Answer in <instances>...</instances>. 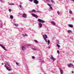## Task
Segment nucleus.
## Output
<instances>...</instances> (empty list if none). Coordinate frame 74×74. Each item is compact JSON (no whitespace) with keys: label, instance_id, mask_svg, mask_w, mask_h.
Masks as SVG:
<instances>
[{"label":"nucleus","instance_id":"nucleus-1","mask_svg":"<svg viewBox=\"0 0 74 74\" xmlns=\"http://www.w3.org/2000/svg\"><path fill=\"white\" fill-rule=\"evenodd\" d=\"M38 21L39 22H40V23H38V25L39 26V29H41V28L42 26V24L41 23H45V21L42 20L40 19H38Z\"/></svg>","mask_w":74,"mask_h":74},{"label":"nucleus","instance_id":"nucleus-2","mask_svg":"<svg viewBox=\"0 0 74 74\" xmlns=\"http://www.w3.org/2000/svg\"><path fill=\"white\" fill-rule=\"evenodd\" d=\"M42 36L45 42H48V45H49L50 43V40H48V41H47V38H46L45 37V36H44V35H43Z\"/></svg>","mask_w":74,"mask_h":74},{"label":"nucleus","instance_id":"nucleus-3","mask_svg":"<svg viewBox=\"0 0 74 74\" xmlns=\"http://www.w3.org/2000/svg\"><path fill=\"white\" fill-rule=\"evenodd\" d=\"M68 66L69 68L73 67V68H74V65L71 63H70V64H68Z\"/></svg>","mask_w":74,"mask_h":74},{"label":"nucleus","instance_id":"nucleus-4","mask_svg":"<svg viewBox=\"0 0 74 74\" xmlns=\"http://www.w3.org/2000/svg\"><path fill=\"white\" fill-rule=\"evenodd\" d=\"M32 15L33 16H34V17H35V18H38V16H37V15L34 13H32Z\"/></svg>","mask_w":74,"mask_h":74},{"label":"nucleus","instance_id":"nucleus-5","mask_svg":"<svg viewBox=\"0 0 74 74\" xmlns=\"http://www.w3.org/2000/svg\"><path fill=\"white\" fill-rule=\"evenodd\" d=\"M0 46H1V47H2V48H3V49H4V50H5V51H7V49H6L5 48H4V46L3 45H1V44H0Z\"/></svg>","mask_w":74,"mask_h":74},{"label":"nucleus","instance_id":"nucleus-6","mask_svg":"<svg viewBox=\"0 0 74 74\" xmlns=\"http://www.w3.org/2000/svg\"><path fill=\"white\" fill-rule=\"evenodd\" d=\"M34 3L36 4H38V1L37 0H33Z\"/></svg>","mask_w":74,"mask_h":74},{"label":"nucleus","instance_id":"nucleus-7","mask_svg":"<svg viewBox=\"0 0 74 74\" xmlns=\"http://www.w3.org/2000/svg\"><path fill=\"white\" fill-rule=\"evenodd\" d=\"M4 66L5 67H6V69L8 70V71H11V70L10 68L8 67H6V66L5 65Z\"/></svg>","mask_w":74,"mask_h":74},{"label":"nucleus","instance_id":"nucleus-8","mask_svg":"<svg viewBox=\"0 0 74 74\" xmlns=\"http://www.w3.org/2000/svg\"><path fill=\"white\" fill-rule=\"evenodd\" d=\"M27 16V15L25 13H24L23 15V17L25 18H26Z\"/></svg>","mask_w":74,"mask_h":74},{"label":"nucleus","instance_id":"nucleus-9","mask_svg":"<svg viewBox=\"0 0 74 74\" xmlns=\"http://www.w3.org/2000/svg\"><path fill=\"white\" fill-rule=\"evenodd\" d=\"M60 71L61 74H63V70L61 68H60Z\"/></svg>","mask_w":74,"mask_h":74},{"label":"nucleus","instance_id":"nucleus-10","mask_svg":"<svg viewBox=\"0 0 74 74\" xmlns=\"http://www.w3.org/2000/svg\"><path fill=\"white\" fill-rule=\"evenodd\" d=\"M3 23H0V28H2L3 27Z\"/></svg>","mask_w":74,"mask_h":74},{"label":"nucleus","instance_id":"nucleus-11","mask_svg":"<svg viewBox=\"0 0 74 74\" xmlns=\"http://www.w3.org/2000/svg\"><path fill=\"white\" fill-rule=\"evenodd\" d=\"M51 59H52V60H53V61H55V58L53 56H51V58H50Z\"/></svg>","mask_w":74,"mask_h":74},{"label":"nucleus","instance_id":"nucleus-12","mask_svg":"<svg viewBox=\"0 0 74 74\" xmlns=\"http://www.w3.org/2000/svg\"><path fill=\"white\" fill-rule=\"evenodd\" d=\"M22 50L24 51V50H25V49H26V47H25V46H23L22 47Z\"/></svg>","mask_w":74,"mask_h":74},{"label":"nucleus","instance_id":"nucleus-13","mask_svg":"<svg viewBox=\"0 0 74 74\" xmlns=\"http://www.w3.org/2000/svg\"><path fill=\"white\" fill-rule=\"evenodd\" d=\"M22 35L23 36H24L25 37V36H26V37L28 36V35L26 34H22Z\"/></svg>","mask_w":74,"mask_h":74},{"label":"nucleus","instance_id":"nucleus-14","mask_svg":"<svg viewBox=\"0 0 74 74\" xmlns=\"http://www.w3.org/2000/svg\"><path fill=\"white\" fill-rule=\"evenodd\" d=\"M68 26L70 27H71V28L73 27V25L72 24H69L68 25Z\"/></svg>","mask_w":74,"mask_h":74},{"label":"nucleus","instance_id":"nucleus-15","mask_svg":"<svg viewBox=\"0 0 74 74\" xmlns=\"http://www.w3.org/2000/svg\"><path fill=\"white\" fill-rule=\"evenodd\" d=\"M20 8H21V9H22V10H24V8H23V6H22V5H19Z\"/></svg>","mask_w":74,"mask_h":74},{"label":"nucleus","instance_id":"nucleus-16","mask_svg":"<svg viewBox=\"0 0 74 74\" xmlns=\"http://www.w3.org/2000/svg\"><path fill=\"white\" fill-rule=\"evenodd\" d=\"M51 22L52 24L53 25H54V26H55V25H56V23L54 21H51Z\"/></svg>","mask_w":74,"mask_h":74},{"label":"nucleus","instance_id":"nucleus-17","mask_svg":"<svg viewBox=\"0 0 74 74\" xmlns=\"http://www.w3.org/2000/svg\"><path fill=\"white\" fill-rule=\"evenodd\" d=\"M68 33H71L72 32V31L70 30H69L67 31Z\"/></svg>","mask_w":74,"mask_h":74},{"label":"nucleus","instance_id":"nucleus-18","mask_svg":"<svg viewBox=\"0 0 74 74\" xmlns=\"http://www.w3.org/2000/svg\"><path fill=\"white\" fill-rule=\"evenodd\" d=\"M32 12H36V10L34 9H33L32 10Z\"/></svg>","mask_w":74,"mask_h":74},{"label":"nucleus","instance_id":"nucleus-19","mask_svg":"<svg viewBox=\"0 0 74 74\" xmlns=\"http://www.w3.org/2000/svg\"><path fill=\"white\" fill-rule=\"evenodd\" d=\"M69 14H71L73 13V12H72V11H71V10H69Z\"/></svg>","mask_w":74,"mask_h":74},{"label":"nucleus","instance_id":"nucleus-20","mask_svg":"<svg viewBox=\"0 0 74 74\" xmlns=\"http://www.w3.org/2000/svg\"><path fill=\"white\" fill-rule=\"evenodd\" d=\"M16 65H17L18 66H19L20 65H19V63L17 62H16Z\"/></svg>","mask_w":74,"mask_h":74},{"label":"nucleus","instance_id":"nucleus-21","mask_svg":"<svg viewBox=\"0 0 74 74\" xmlns=\"http://www.w3.org/2000/svg\"><path fill=\"white\" fill-rule=\"evenodd\" d=\"M46 2L47 3H49V2H50V1L49 0H46Z\"/></svg>","mask_w":74,"mask_h":74},{"label":"nucleus","instance_id":"nucleus-22","mask_svg":"<svg viewBox=\"0 0 74 74\" xmlns=\"http://www.w3.org/2000/svg\"><path fill=\"white\" fill-rule=\"evenodd\" d=\"M13 15H11L10 16V19H13Z\"/></svg>","mask_w":74,"mask_h":74},{"label":"nucleus","instance_id":"nucleus-23","mask_svg":"<svg viewBox=\"0 0 74 74\" xmlns=\"http://www.w3.org/2000/svg\"><path fill=\"white\" fill-rule=\"evenodd\" d=\"M9 5H14V4L10 3L9 4Z\"/></svg>","mask_w":74,"mask_h":74},{"label":"nucleus","instance_id":"nucleus-24","mask_svg":"<svg viewBox=\"0 0 74 74\" xmlns=\"http://www.w3.org/2000/svg\"><path fill=\"white\" fill-rule=\"evenodd\" d=\"M44 36H45V37L46 38H48V37H47V35L46 34H45Z\"/></svg>","mask_w":74,"mask_h":74},{"label":"nucleus","instance_id":"nucleus-25","mask_svg":"<svg viewBox=\"0 0 74 74\" xmlns=\"http://www.w3.org/2000/svg\"><path fill=\"white\" fill-rule=\"evenodd\" d=\"M32 49L34 50V51H36V49L35 48H32Z\"/></svg>","mask_w":74,"mask_h":74},{"label":"nucleus","instance_id":"nucleus-26","mask_svg":"<svg viewBox=\"0 0 74 74\" xmlns=\"http://www.w3.org/2000/svg\"><path fill=\"white\" fill-rule=\"evenodd\" d=\"M57 12L58 15H60V12H59V11H57Z\"/></svg>","mask_w":74,"mask_h":74},{"label":"nucleus","instance_id":"nucleus-27","mask_svg":"<svg viewBox=\"0 0 74 74\" xmlns=\"http://www.w3.org/2000/svg\"><path fill=\"white\" fill-rule=\"evenodd\" d=\"M36 12H37V13H40V11H36Z\"/></svg>","mask_w":74,"mask_h":74},{"label":"nucleus","instance_id":"nucleus-28","mask_svg":"<svg viewBox=\"0 0 74 74\" xmlns=\"http://www.w3.org/2000/svg\"><path fill=\"white\" fill-rule=\"evenodd\" d=\"M14 26H18V24H14Z\"/></svg>","mask_w":74,"mask_h":74},{"label":"nucleus","instance_id":"nucleus-29","mask_svg":"<svg viewBox=\"0 0 74 74\" xmlns=\"http://www.w3.org/2000/svg\"><path fill=\"white\" fill-rule=\"evenodd\" d=\"M34 41H35V42H36V43H38V41L37 40H34Z\"/></svg>","mask_w":74,"mask_h":74},{"label":"nucleus","instance_id":"nucleus-30","mask_svg":"<svg viewBox=\"0 0 74 74\" xmlns=\"http://www.w3.org/2000/svg\"><path fill=\"white\" fill-rule=\"evenodd\" d=\"M9 62H5V64H9Z\"/></svg>","mask_w":74,"mask_h":74},{"label":"nucleus","instance_id":"nucleus-31","mask_svg":"<svg viewBox=\"0 0 74 74\" xmlns=\"http://www.w3.org/2000/svg\"><path fill=\"white\" fill-rule=\"evenodd\" d=\"M57 46L58 47V48H60V45H58V44H57Z\"/></svg>","mask_w":74,"mask_h":74},{"label":"nucleus","instance_id":"nucleus-32","mask_svg":"<svg viewBox=\"0 0 74 74\" xmlns=\"http://www.w3.org/2000/svg\"><path fill=\"white\" fill-rule=\"evenodd\" d=\"M50 9L51 10H53V9L52 8V7H51V6H50Z\"/></svg>","mask_w":74,"mask_h":74},{"label":"nucleus","instance_id":"nucleus-33","mask_svg":"<svg viewBox=\"0 0 74 74\" xmlns=\"http://www.w3.org/2000/svg\"><path fill=\"white\" fill-rule=\"evenodd\" d=\"M25 68H26V69H27V68H28V66H27V65H26L25 66Z\"/></svg>","mask_w":74,"mask_h":74},{"label":"nucleus","instance_id":"nucleus-34","mask_svg":"<svg viewBox=\"0 0 74 74\" xmlns=\"http://www.w3.org/2000/svg\"><path fill=\"white\" fill-rule=\"evenodd\" d=\"M32 58L33 59L35 58V57L34 56H32Z\"/></svg>","mask_w":74,"mask_h":74},{"label":"nucleus","instance_id":"nucleus-35","mask_svg":"<svg viewBox=\"0 0 74 74\" xmlns=\"http://www.w3.org/2000/svg\"><path fill=\"white\" fill-rule=\"evenodd\" d=\"M47 5L49 6V7H51V5H50V4L49 3H48L47 4Z\"/></svg>","mask_w":74,"mask_h":74},{"label":"nucleus","instance_id":"nucleus-36","mask_svg":"<svg viewBox=\"0 0 74 74\" xmlns=\"http://www.w3.org/2000/svg\"><path fill=\"white\" fill-rule=\"evenodd\" d=\"M57 53L59 54V50L57 51Z\"/></svg>","mask_w":74,"mask_h":74},{"label":"nucleus","instance_id":"nucleus-37","mask_svg":"<svg viewBox=\"0 0 74 74\" xmlns=\"http://www.w3.org/2000/svg\"><path fill=\"white\" fill-rule=\"evenodd\" d=\"M38 60H41V58L39 57L38 58Z\"/></svg>","mask_w":74,"mask_h":74},{"label":"nucleus","instance_id":"nucleus-38","mask_svg":"<svg viewBox=\"0 0 74 74\" xmlns=\"http://www.w3.org/2000/svg\"><path fill=\"white\" fill-rule=\"evenodd\" d=\"M9 12H11V9H9Z\"/></svg>","mask_w":74,"mask_h":74},{"label":"nucleus","instance_id":"nucleus-39","mask_svg":"<svg viewBox=\"0 0 74 74\" xmlns=\"http://www.w3.org/2000/svg\"><path fill=\"white\" fill-rule=\"evenodd\" d=\"M29 1L30 2H33V0H29Z\"/></svg>","mask_w":74,"mask_h":74},{"label":"nucleus","instance_id":"nucleus-40","mask_svg":"<svg viewBox=\"0 0 74 74\" xmlns=\"http://www.w3.org/2000/svg\"><path fill=\"white\" fill-rule=\"evenodd\" d=\"M44 61H42V63H41L42 64H43V63H44Z\"/></svg>","mask_w":74,"mask_h":74},{"label":"nucleus","instance_id":"nucleus-41","mask_svg":"<svg viewBox=\"0 0 74 74\" xmlns=\"http://www.w3.org/2000/svg\"><path fill=\"white\" fill-rule=\"evenodd\" d=\"M27 46H28V47H31V46H31L29 45H27Z\"/></svg>","mask_w":74,"mask_h":74},{"label":"nucleus","instance_id":"nucleus-42","mask_svg":"<svg viewBox=\"0 0 74 74\" xmlns=\"http://www.w3.org/2000/svg\"><path fill=\"white\" fill-rule=\"evenodd\" d=\"M70 38H71V39H73V37H70Z\"/></svg>","mask_w":74,"mask_h":74},{"label":"nucleus","instance_id":"nucleus-43","mask_svg":"<svg viewBox=\"0 0 74 74\" xmlns=\"http://www.w3.org/2000/svg\"><path fill=\"white\" fill-rule=\"evenodd\" d=\"M51 1H52V2H53V3H54V1H53V0H51Z\"/></svg>","mask_w":74,"mask_h":74},{"label":"nucleus","instance_id":"nucleus-44","mask_svg":"<svg viewBox=\"0 0 74 74\" xmlns=\"http://www.w3.org/2000/svg\"><path fill=\"white\" fill-rule=\"evenodd\" d=\"M8 66H9V67H11V66H10V64H8Z\"/></svg>","mask_w":74,"mask_h":74},{"label":"nucleus","instance_id":"nucleus-45","mask_svg":"<svg viewBox=\"0 0 74 74\" xmlns=\"http://www.w3.org/2000/svg\"><path fill=\"white\" fill-rule=\"evenodd\" d=\"M59 41H58V44H59Z\"/></svg>","mask_w":74,"mask_h":74},{"label":"nucleus","instance_id":"nucleus-46","mask_svg":"<svg viewBox=\"0 0 74 74\" xmlns=\"http://www.w3.org/2000/svg\"><path fill=\"white\" fill-rule=\"evenodd\" d=\"M71 0V1H74V0Z\"/></svg>","mask_w":74,"mask_h":74},{"label":"nucleus","instance_id":"nucleus-47","mask_svg":"<svg viewBox=\"0 0 74 74\" xmlns=\"http://www.w3.org/2000/svg\"><path fill=\"white\" fill-rule=\"evenodd\" d=\"M0 1H1V2H2V0H0Z\"/></svg>","mask_w":74,"mask_h":74},{"label":"nucleus","instance_id":"nucleus-48","mask_svg":"<svg viewBox=\"0 0 74 74\" xmlns=\"http://www.w3.org/2000/svg\"><path fill=\"white\" fill-rule=\"evenodd\" d=\"M74 73V72L73 71H72V73Z\"/></svg>","mask_w":74,"mask_h":74},{"label":"nucleus","instance_id":"nucleus-49","mask_svg":"<svg viewBox=\"0 0 74 74\" xmlns=\"http://www.w3.org/2000/svg\"><path fill=\"white\" fill-rule=\"evenodd\" d=\"M4 64L3 63H2V65H3Z\"/></svg>","mask_w":74,"mask_h":74},{"label":"nucleus","instance_id":"nucleus-50","mask_svg":"<svg viewBox=\"0 0 74 74\" xmlns=\"http://www.w3.org/2000/svg\"><path fill=\"white\" fill-rule=\"evenodd\" d=\"M48 48H51V47H48Z\"/></svg>","mask_w":74,"mask_h":74},{"label":"nucleus","instance_id":"nucleus-51","mask_svg":"<svg viewBox=\"0 0 74 74\" xmlns=\"http://www.w3.org/2000/svg\"><path fill=\"white\" fill-rule=\"evenodd\" d=\"M1 21H0V23H2L1 22H0Z\"/></svg>","mask_w":74,"mask_h":74},{"label":"nucleus","instance_id":"nucleus-52","mask_svg":"<svg viewBox=\"0 0 74 74\" xmlns=\"http://www.w3.org/2000/svg\"><path fill=\"white\" fill-rule=\"evenodd\" d=\"M73 62L74 63V61H73Z\"/></svg>","mask_w":74,"mask_h":74}]
</instances>
